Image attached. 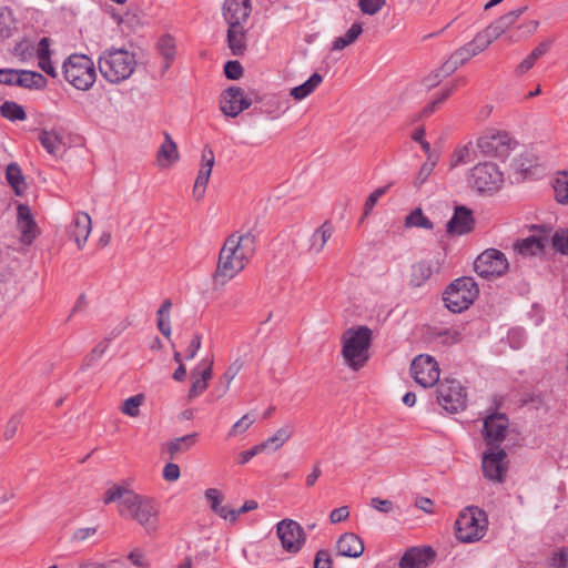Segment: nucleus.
Wrapping results in <instances>:
<instances>
[{
    "label": "nucleus",
    "mask_w": 568,
    "mask_h": 568,
    "mask_svg": "<svg viewBox=\"0 0 568 568\" xmlns=\"http://www.w3.org/2000/svg\"><path fill=\"white\" fill-rule=\"evenodd\" d=\"M256 237L248 231L234 232L226 237L220 250L217 266L213 278L215 283L224 285L242 272L254 256Z\"/></svg>",
    "instance_id": "1"
},
{
    "label": "nucleus",
    "mask_w": 568,
    "mask_h": 568,
    "mask_svg": "<svg viewBox=\"0 0 568 568\" xmlns=\"http://www.w3.org/2000/svg\"><path fill=\"white\" fill-rule=\"evenodd\" d=\"M119 514L138 523L149 536L155 535L159 529L160 504L152 497L133 491L119 508Z\"/></svg>",
    "instance_id": "2"
},
{
    "label": "nucleus",
    "mask_w": 568,
    "mask_h": 568,
    "mask_svg": "<svg viewBox=\"0 0 568 568\" xmlns=\"http://www.w3.org/2000/svg\"><path fill=\"white\" fill-rule=\"evenodd\" d=\"M102 77L110 83H120L131 77L135 67V55L125 49L105 50L98 60Z\"/></svg>",
    "instance_id": "3"
},
{
    "label": "nucleus",
    "mask_w": 568,
    "mask_h": 568,
    "mask_svg": "<svg viewBox=\"0 0 568 568\" xmlns=\"http://www.w3.org/2000/svg\"><path fill=\"white\" fill-rule=\"evenodd\" d=\"M372 335L373 332L367 326L352 327L344 333L342 355L354 371L362 368L368 361Z\"/></svg>",
    "instance_id": "4"
},
{
    "label": "nucleus",
    "mask_w": 568,
    "mask_h": 568,
    "mask_svg": "<svg viewBox=\"0 0 568 568\" xmlns=\"http://www.w3.org/2000/svg\"><path fill=\"white\" fill-rule=\"evenodd\" d=\"M487 515L476 506L465 508L456 519V538L463 542L480 540L487 530Z\"/></svg>",
    "instance_id": "5"
},
{
    "label": "nucleus",
    "mask_w": 568,
    "mask_h": 568,
    "mask_svg": "<svg viewBox=\"0 0 568 568\" xmlns=\"http://www.w3.org/2000/svg\"><path fill=\"white\" fill-rule=\"evenodd\" d=\"M479 288L473 277L456 278L444 293L445 306L453 313L467 310L478 296Z\"/></svg>",
    "instance_id": "6"
},
{
    "label": "nucleus",
    "mask_w": 568,
    "mask_h": 568,
    "mask_svg": "<svg viewBox=\"0 0 568 568\" xmlns=\"http://www.w3.org/2000/svg\"><path fill=\"white\" fill-rule=\"evenodd\" d=\"M64 79L78 90H89L95 82L93 61L85 54H71L63 63Z\"/></svg>",
    "instance_id": "7"
},
{
    "label": "nucleus",
    "mask_w": 568,
    "mask_h": 568,
    "mask_svg": "<svg viewBox=\"0 0 568 568\" xmlns=\"http://www.w3.org/2000/svg\"><path fill=\"white\" fill-rule=\"evenodd\" d=\"M467 181L478 193H493L501 187L504 174L496 163L483 162L470 170Z\"/></svg>",
    "instance_id": "8"
},
{
    "label": "nucleus",
    "mask_w": 568,
    "mask_h": 568,
    "mask_svg": "<svg viewBox=\"0 0 568 568\" xmlns=\"http://www.w3.org/2000/svg\"><path fill=\"white\" fill-rule=\"evenodd\" d=\"M437 400L447 412L457 413L466 407L467 394L458 381L446 378L439 382Z\"/></svg>",
    "instance_id": "9"
},
{
    "label": "nucleus",
    "mask_w": 568,
    "mask_h": 568,
    "mask_svg": "<svg viewBox=\"0 0 568 568\" xmlns=\"http://www.w3.org/2000/svg\"><path fill=\"white\" fill-rule=\"evenodd\" d=\"M481 468L486 479L503 484L508 471L507 453L505 449L501 447H487L483 453Z\"/></svg>",
    "instance_id": "10"
},
{
    "label": "nucleus",
    "mask_w": 568,
    "mask_h": 568,
    "mask_svg": "<svg viewBox=\"0 0 568 568\" xmlns=\"http://www.w3.org/2000/svg\"><path fill=\"white\" fill-rule=\"evenodd\" d=\"M509 267L506 255L496 248H488L477 256L474 262L475 272L484 277L504 275Z\"/></svg>",
    "instance_id": "11"
},
{
    "label": "nucleus",
    "mask_w": 568,
    "mask_h": 568,
    "mask_svg": "<svg viewBox=\"0 0 568 568\" xmlns=\"http://www.w3.org/2000/svg\"><path fill=\"white\" fill-rule=\"evenodd\" d=\"M438 363L430 355L416 356L410 364V375L417 384L427 388L439 382Z\"/></svg>",
    "instance_id": "12"
},
{
    "label": "nucleus",
    "mask_w": 568,
    "mask_h": 568,
    "mask_svg": "<svg viewBox=\"0 0 568 568\" xmlns=\"http://www.w3.org/2000/svg\"><path fill=\"white\" fill-rule=\"evenodd\" d=\"M515 141L505 131H489L477 141L478 149L489 156L505 158L513 150Z\"/></svg>",
    "instance_id": "13"
},
{
    "label": "nucleus",
    "mask_w": 568,
    "mask_h": 568,
    "mask_svg": "<svg viewBox=\"0 0 568 568\" xmlns=\"http://www.w3.org/2000/svg\"><path fill=\"white\" fill-rule=\"evenodd\" d=\"M276 534L284 550L291 554L298 552L305 542L303 528L293 519L280 521L276 525Z\"/></svg>",
    "instance_id": "14"
},
{
    "label": "nucleus",
    "mask_w": 568,
    "mask_h": 568,
    "mask_svg": "<svg viewBox=\"0 0 568 568\" xmlns=\"http://www.w3.org/2000/svg\"><path fill=\"white\" fill-rule=\"evenodd\" d=\"M508 418L505 414L495 413L484 420L483 436L487 447L500 448L506 438Z\"/></svg>",
    "instance_id": "15"
},
{
    "label": "nucleus",
    "mask_w": 568,
    "mask_h": 568,
    "mask_svg": "<svg viewBox=\"0 0 568 568\" xmlns=\"http://www.w3.org/2000/svg\"><path fill=\"white\" fill-rule=\"evenodd\" d=\"M251 104L252 101L243 95L240 87H230L221 94L220 110L226 116L235 118Z\"/></svg>",
    "instance_id": "16"
},
{
    "label": "nucleus",
    "mask_w": 568,
    "mask_h": 568,
    "mask_svg": "<svg viewBox=\"0 0 568 568\" xmlns=\"http://www.w3.org/2000/svg\"><path fill=\"white\" fill-rule=\"evenodd\" d=\"M474 226L473 211L464 205H456L453 216L446 224V232L450 236H462L470 233Z\"/></svg>",
    "instance_id": "17"
},
{
    "label": "nucleus",
    "mask_w": 568,
    "mask_h": 568,
    "mask_svg": "<svg viewBox=\"0 0 568 568\" xmlns=\"http://www.w3.org/2000/svg\"><path fill=\"white\" fill-rule=\"evenodd\" d=\"M251 11V0H225L223 3V17L229 27L243 26Z\"/></svg>",
    "instance_id": "18"
},
{
    "label": "nucleus",
    "mask_w": 568,
    "mask_h": 568,
    "mask_svg": "<svg viewBox=\"0 0 568 568\" xmlns=\"http://www.w3.org/2000/svg\"><path fill=\"white\" fill-rule=\"evenodd\" d=\"M214 162L215 156L213 150L205 146L202 152V164L193 187V196L196 201H200L204 196Z\"/></svg>",
    "instance_id": "19"
},
{
    "label": "nucleus",
    "mask_w": 568,
    "mask_h": 568,
    "mask_svg": "<svg viewBox=\"0 0 568 568\" xmlns=\"http://www.w3.org/2000/svg\"><path fill=\"white\" fill-rule=\"evenodd\" d=\"M544 230H540L542 235L536 236L531 235L524 240H518L514 244V250L521 256H537L541 255L545 251L546 244L548 242V233L550 230H546L545 226H541Z\"/></svg>",
    "instance_id": "20"
},
{
    "label": "nucleus",
    "mask_w": 568,
    "mask_h": 568,
    "mask_svg": "<svg viewBox=\"0 0 568 568\" xmlns=\"http://www.w3.org/2000/svg\"><path fill=\"white\" fill-rule=\"evenodd\" d=\"M191 375L194 381L187 394L190 400L200 396L207 388V383L213 376V361H202L199 367L191 372Z\"/></svg>",
    "instance_id": "21"
},
{
    "label": "nucleus",
    "mask_w": 568,
    "mask_h": 568,
    "mask_svg": "<svg viewBox=\"0 0 568 568\" xmlns=\"http://www.w3.org/2000/svg\"><path fill=\"white\" fill-rule=\"evenodd\" d=\"M434 556L435 552L430 547L424 549L413 547L402 557L399 568H425Z\"/></svg>",
    "instance_id": "22"
},
{
    "label": "nucleus",
    "mask_w": 568,
    "mask_h": 568,
    "mask_svg": "<svg viewBox=\"0 0 568 568\" xmlns=\"http://www.w3.org/2000/svg\"><path fill=\"white\" fill-rule=\"evenodd\" d=\"M341 556L358 558L364 552L363 540L354 532L343 534L336 542Z\"/></svg>",
    "instance_id": "23"
},
{
    "label": "nucleus",
    "mask_w": 568,
    "mask_h": 568,
    "mask_svg": "<svg viewBox=\"0 0 568 568\" xmlns=\"http://www.w3.org/2000/svg\"><path fill=\"white\" fill-rule=\"evenodd\" d=\"M91 233V217L87 213H78L72 225L71 236L81 250Z\"/></svg>",
    "instance_id": "24"
},
{
    "label": "nucleus",
    "mask_w": 568,
    "mask_h": 568,
    "mask_svg": "<svg viewBox=\"0 0 568 568\" xmlns=\"http://www.w3.org/2000/svg\"><path fill=\"white\" fill-rule=\"evenodd\" d=\"M39 141L45 151L55 158L61 156L65 151L63 139L54 131L42 130L39 133Z\"/></svg>",
    "instance_id": "25"
},
{
    "label": "nucleus",
    "mask_w": 568,
    "mask_h": 568,
    "mask_svg": "<svg viewBox=\"0 0 568 568\" xmlns=\"http://www.w3.org/2000/svg\"><path fill=\"white\" fill-rule=\"evenodd\" d=\"M47 79L40 72L29 70H18L16 85L29 90H43L47 87Z\"/></svg>",
    "instance_id": "26"
},
{
    "label": "nucleus",
    "mask_w": 568,
    "mask_h": 568,
    "mask_svg": "<svg viewBox=\"0 0 568 568\" xmlns=\"http://www.w3.org/2000/svg\"><path fill=\"white\" fill-rule=\"evenodd\" d=\"M334 226L329 221H325L315 230L310 240V252L318 254L323 251L327 241L332 237Z\"/></svg>",
    "instance_id": "27"
},
{
    "label": "nucleus",
    "mask_w": 568,
    "mask_h": 568,
    "mask_svg": "<svg viewBox=\"0 0 568 568\" xmlns=\"http://www.w3.org/2000/svg\"><path fill=\"white\" fill-rule=\"evenodd\" d=\"M179 159L178 146L169 133L164 134V142L158 150V162L161 168H168Z\"/></svg>",
    "instance_id": "28"
},
{
    "label": "nucleus",
    "mask_w": 568,
    "mask_h": 568,
    "mask_svg": "<svg viewBox=\"0 0 568 568\" xmlns=\"http://www.w3.org/2000/svg\"><path fill=\"white\" fill-rule=\"evenodd\" d=\"M227 44L233 55L244 54L246 50V39L243 26L229 27Z\"/></svg>",
    "instance_id": "29"
},
{
    "label": "nucleus",
    "mask_w": 568,
    "mask_h": 568,
    "mask_svg": "<svg viewBox=\"0 0 568 568\" xmlns=\"http://www.w3.org/2000/svg\"><path fill=\"white\" fill-rule=\"evenodd\" d=\"M197 440V434L192 433L182 437H178L168 444V453L171 459L178 457L179 454L187 452Z\"/></svg>",
    "instance_id": "30"
},
{
    "label": "nucleus",
    "mask_w": 568,
    "mask_h": 568,
    "mask_svg": "<svg viewBox=\"0 0 568 568\" xmlns=\"http://www.w3.org/2000/svg\"><path fill=\"white\" fill-rule=\"evenodd\" d=\"M432 274V263L428 261H419L412 266L409 284L414 287H419L430 278Z\"/></svg>",
    "instance_id": "31"
},
{
    "label": "nucleus",
    "mask_w": 568,
    "mask_h": 568,
    "mask_svg": "<svg viewBox=\"0 0 568 568\" xmlns=\"http://www.w3.org/2000/svg\"><path fill=\"white\" fill-rule=\"evenodd\" d=\"M470 59L471 55L469 54V51L465 45H463L453 52L452 55L445 61V63L442 65V71L445 74H452Z\"/></svg>",
    "instance_id": "32"
},
{
    "label": "nucleus",
    "mask_w": 568,
    "mask_h": 568,
    "mask_svg": "<svg viewBox=\"0 0 568 568\" xmlns=\"http://www.w3.org/2000/svg\"><path fill=\"white\" fill-rule=\"evenodd\" d=\"M158 50L164 58V64L162 67V72L164 73L170 68L175 57L176 48L174 39L169 34L162 36L158 41Z\"/></svg>",
    "instance_id": "33"
},
{
    "label": "nucleus",
    "mask_w": 568,
    "mask_h": 568,
    "mask_svg": "<svg viewBox=\"0 0 568 568\" xmlns=\"http://www.w3.org/2000/svg\"><path fill=\"white\" fill-rule=\"evenodd\" d=\"M293 433V425L286 424L278 428L273 436L261 443V445H265V450L268 448L272 450H277L292 437Z\"/></svg>",
    "instance_id": "34"
},
{
    "label": "nucleus",
    "mask_w": 568,
    "mask_h": 568,
    "mask_svg": "<svg viewBox=\"0 0 568 568\" xmlns=\"http://www.w3.org/2000/svg\"><path fill=\"white\" fill-rule=\"evenodd\" d=\"M16 30L17 26L12 10L8 7H0V42L12 37Z\"/></svg>",
    "instance_id": "35"
},
{
    "label": "nucleus",
    "mask_w": 568,
    "mask_h": 568,
    "mask_svg": "<svg viewBox=\"0 0 568 568\" xmlns=\"http://www.w3.org/2000/svg\"><path fill=\"white\" fill-rule=\"evenodd\" d=\"M323 78L320 73H313L308 80L301 85H297L291 90V95L295 100H303L308 97L314 90L322 83Z\"/></svg>",
    "instance_id": "36"
},
{
    "label": "nucleus",
    "mask_w": 568,
    "mask_h": 568,
    "mask_svg": "<svg viewBox=\"0 0 568 568\" xmlns=\"http://www.w3.org/2000/svg\"><path fill=\"white\" fill-rule=\"evenodd\" d=\"M362 32H363L362 23L361 22L353 23L352 27L347 30V32L344 36L337 37L333 41L332 50H343L347 45L355 42Z\"/></svg>",
    "instance_id": "37"
},
{
    "label": "nucleus",
    "mask_w": 568,
    "mask_h": 568,
    "mask_svg": "<svg viewBox=\"0 0 568 568\" xmlns=\"http://www.w3.org/2000/svg\"><path fill=\"white\" fill-rule=\"evenodd\" d=\"M405 226L433 230L434 224L426 215H424L422 209L417 207L406 216Z\"/></svg>",
    "instance_id": "38"
},
{
    "label": "nucleus",
    "mask_w": 568,
    "mask_h": 568,
    "mask_svg": "<svg viewBox=\"0 0 568 568\" xmlns=\"http://www.w3.org/2000/svg\"><path fill=\"white\" fill-rule=\"evenodd\" d=\"M514 23L509 20V18L505 14L497 18L489 26H487L484 30L491 38L493 41L503 36Z\"/></svg>",
    "instance_id": "39"
},
{
    "label": "nucleus",
    "mask_w": 568,
    "mask_h": 568,
    "mask_svg": "<svg viewBox=\"0 0 568 568\" xmlns=\"http://www.w3.org/2000/svg\"><path fill=\"white\" fill-rule=\"evenodd\" d=\"M0 114L10 121H23L27 119L23 108L13 101L3 102L0 106Z\"/></svg>",
    "instance_id": "40"
},
{
    "label": "nucleus",
    "mask_w": 568,
    "mask_h": 568,
    "mask_svg": "<svg viewBox=\"0 0 568 568\" xmlns=\"http://www.w3.org/2000/svg\"><path fill=\"white\" fill-rule=\"evenodd\" d=\"M6 178H7L8 183L16 191V193L20 194L26 184H24L21 169L17 163H11L7 166Z\"/></svg>",
    "instance_id": "41"
},
{
    "label": "nucleus",
    "mask_w": 568,
    "mask_h": 568,
    "mask_svg": "<svg viewBox=\"0 0 568 568\" xmlns=\"http://www.w3.org/2000/svg\"><path fill=\"white\" fill-rule=\"evenodd\" d=\"M132 493H133V490H130V489H128L125 487H122V486L114 485L113 487L109 488L104 493L103 503L105 505H109L111 503H114V501L119 500L120 501L119 503V508L123 507V501L129 496V494H132Z\"/></svg>",
    "instance_id": "42"
},
{
    "label": "nucleus",
    "mask_w": 568,
    "mask_h": 568,
    "mask_svg": "<svg viewBox=\"0 0 568 568\" xmlns=\"http://www.w3.org/2000/svg\"><path fill=\"white\" fill-rule=\"evenodd\" d=\"M243 364L240 359H235L230 366L226 368L225 373L220 378V385L222 386V390L220 396L224 395L229 388L231 382L235 378V376L241 371Z\"/></svg>",
    "instance_id": "43"
},
{
    "label": "nucleus",
    "mask_w": 568,
    "mask_h": 568,
    "mask_svg": "<svg viewBox=\"0 0 568 568\" xmlns=\"http://www.w3.org/2000/svg\"><path fill=\"white\" fill-rule=\"evenodd\" d=\"M556 200L561 203H568V172L560 173L554 183Z\"/></svg>",
    "instance_id": "44"
},
{
    "label": "nucleus",
    "mask_w": 568,
    "mask_h": 568,
    "mask_svg": "<svg viewBox=\"0 0 568 568\" xmlns=\"http://www.w3.org/2000/svg\"><path fill=\"white\" fill-rule=\"evenodd\" d=\"M144 402V395L138 394L125 399L121 406V412L130 417H136L140 414V406Z\"/></svg>",
    "instance_id": "45"
},
{
    "label": "nucleus",
    "mask_w": 568,
    "mask_h": 568,
    "mask_svg": "<svg viewBox=\"0 0 568 568\" xmlns=\"http://www.w3.org/2000/svg\"><path fill=\"white\" fill-rule=\"evenodd\" d=\"M552 248L568 256V229H559L551 236Z\"/></svg>",
    "instance_id": "46"
},
{
    "label": "nucleus",
    "mask_w": 568,
    "mask_h": 568,
    "mask_svg": "<svg viewBox=\"0 0 568 568\" xmlns=\"http://www.w3.org/2000/svg\"><path fill=\"white\" fill-rule=\"evenodd\" d=\"M18 229L21 232V242L31 244L38 235V226L34 220L18 223Z\"/></svg>",
    "instance_id": "47"
},
{
    "label": "nucleus",
    "mask_w": 568,
    "mask_h": 568,
    "mask_svg": "<svg viewBox=\"0 0 568 568\" xmlns=\"http://www.w3.org/2000/svg\"><path fill=\"white\" fill-rule=\"evenodd\" d=\"M108 341L100 342L83 359L82 369L93 366L105 353Z\"/></svg>",
    "instance_id": "48"
},
{
    "label": "nucleus",
    "mask_w": 568,
    "mask_h": 568,
    "mask_svg": "<svg viewBox=\"0 0 568 568\" xmlns=\"http://www.w3.org/2000/svg\"><path fill=\"white\" fill-rule=\"evenodd\" d=\"M388 187V185L378 187L368 195L364 204V214L361 219V222H363L364 219L371 213L378 200L387 192Z\"/></svg>",
    "instance_id": "49"
},
{
    "label": "nucleus",
    "mask_w": 568,
    "mask_h": 568,
    "mask_svg": "<svg viewBox=\"0 0 568 568\" xmlns=\"http://www.w3.org/2000/svg\"><path fill=\"white\" fill-rule=\"evenodd\" d=\"M158 316V328L159 331L170 339L171 337V325H170V311L159 308L156 312Z\"/></svg>",
    "instance_id": "50"
},
{
    "label": "nucleus",
    "mask_w": 568,
    "mask_h": 568,
    "mask_svg": "<svg viewBox=\"0 0 568 568\" xmlns=\"http://www.w3.org/2000/svg\"><path fill=\"white\" fill-rule=\"evenodd\" d=\"M385 4L386 0H358L361 11L368 16L376 14Z\"/></svg>",
    "instance_id": "51"
},
{
    "label": "nucleus",
    "mask_w": 568,
    "mask_h": 568,
    "mask_svg": "<svg viewBox=\"0 0 568 568\" xmlns=\"http://www.w3.org/2000/svg\"><path fill=\"white\" fill-rule=\"evenodd\" d=\"M436 336L440 338L443 344H456L462 341V333L456 328H445L436 333Z\"/></svg>",
    "instance_id": "52"
},
{
    "label": "nucleus",
    "mask_w": 568,
    "mask_h": 568,
    "mask_svg": "<svg viewBox=\"0 0 568 568\" xmlns=\"http://www.w3.org/2000/svg\"><path fill=\"white\" fill-rule=\"evenodd\" d=\"M254 422L255 418L251 414H245L233 425L229 436H236L237 434L244 433Z\"/></svg>",
    "instance_id": "53"
},
{
    "label": "nucleus",
    "mask_w": 568,
    "mask_h": 568,
    "mask_svg": "<svg viewBox=\"0 0 568 568\" xmlns=\"http://www.w3.org/2000/svg\"><path fill=\"white\" fill-rule=\"evenodd\" d=\"M225 77L230 80H237L243 74V68L236 60H230L224 65Z\"/></svg>",
    "instance_id": "54"
},
{
    "label": "nucleus",
    "mask_w": 568,
    "mask_h": 568,
    "mask_svg": "<svg viewBox=\"0 0 568 568\" xmlns=\"http://www.w3.org/2000/svg\"><path fill=\"white\" fill-rule=\"evenodd\" d=\"M128 559L130 560V562L138 567V568H149L150 567V562L145 556V554L136 548V549H133L129 555H128Z\"/></svg>",
    "instance_id": "55"
},
{
    "label": "nucleus",
    "mask_w": 568,
    "mask_h": 568,
    "mask_svg": "<svg viewBox=\"0 0 568 568\" xmlns=\"http://www.w3.org/2000/svg\"><path fill=\"white\" fill-rule=\"evenodd\" d=\"M435 164L436 163L434 161H427L422 165V168L416 176V180L414 182L416 187H419L422 184L425 183V181L428 179V176L433 172Z\"/></svg>",
    "instance_id": "56"
},
{
    "label": "nucleus",
    "mask_w": 568,
    "mask_h": 568,
    "mask_svg": "<svg viewBox=\"0 0 568 568\" xmlns=\"http://www.w3.org/2000/svg\"><path fill=\"white\" fill-rule=\"evenodd\" d=\"M265 450V445H255L252 448L244 450L239 454L237 463L244 465L248 463L253 457Z\"/></svg>",
    "instance_id": "57"
},
{
    "label": "nucleus",
    "mask_w": 568,
    "mask_h": 568,
    "mask_svg": "<svg viewBox=\"0 0 568 568\" xmlns=\"http://www.w3.org/2000/svg\"><path fill=\"white\" fill-rule=\"evenodd\" d=\"M22 414L17 413L14 414L8 422L4 430V437L6 439H11L17 434V430L19 428V425L21 423Z\"/></svg>",
    "instance_id": "58"
},
{
    "label": "nucleus",
    "mask_w": 568,
    "mask_h": 568,
    "mask_svg": "<svg viewBox=\"0 0 568 568\" xmlns=\"http://www.w3.org/2000/svg\"><path fill=\"white\" fill-rule=\"evenodd\" d=\"M469 155H470V151L467 146L458 149L457 151H455V153L453 155L450 166L455 168L459 164L468 163L470 161Z\"/></svg>",
    "instance_id": "59"
},
{
    "label": "nucleus",
    "mask_w": 568,
    "mask_h": 568,
    "mask_svg": "<svg viewBox=\"0 0 568 568\" xmlns=\"http://www.w3.org/2000/svg\"><path fill=\"white\" fill-rule=\"evenodd\" d=\"M314 568H332V559L326 550H318L314 559Z\"/></svg>",
    "instance_id": "60"
},
{
    "label": "nucleus",
    "mask_w": 568,
    "mask_h": 568,
    "mask_svg": "<svg viewBox=\"0 0 568 568\" xmlns=\"http://www.w3.org/2000/svg\"><path fill=\"white\" fill-rule=\"evenodd\" d=\"M180 467L176 464L168 463L163 468V478L166 481H175L180 478Z\"/></svg>",
    "instance_id": "61"
},
{
    "label": "nucleus",
    "mask_w": 568,
    "mask_h": 568,
    "mask_svg": "<svg viewBox=\"0 0 568 568\" xmlns=\"http://www.w3.org/2000/svg\"><path fill=\"white\" fill-rule=\"evenodd\" d=\"M473 42L476 44V47L483 52L485 51L494 41L487 34L485 30L479 31L475 38L473 39Z\"/></svg>",
    "instance_id": "62"
},
{
    "label": "nucleus",
    "mask_w": 568,
    "mask_h": 568,
    "mask_svg": "<svg viewBox=\"0 0 568 568\" xmlns=\"http://www.w3.org/2000/svg\"><path fill=\"white\" fill-rule=\"evenodd\" d=\"M205 497L210 501L213 511L221 506L223 497L216 488L206 489Z\"/></svg>",
    "instance_id": "63"
},
{
    "label": "nucleus",
    "mask_w": 568,
    "mask_h": 568,
    "mask_svg": "<svg viewBox=\"0 0 568 568\" xmlns=\"http://www.w3.org/2000/svg\"><path fill=\"white\" fill-rule=\"evenodd\" d=\"M448 74H445L443 71H442V67L436 70L435 72H432L430 74H428L425 79H424V84L428 88V89H432V88H435L436 85H438L442 81L443 78L447 77Z\"/></svg>",
    "instance_id": "64"
}]
</instances>
